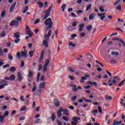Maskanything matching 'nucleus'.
Masks as SVG:
<instances>
[{
    "instance_id": "obj_63",
    "label": "nucleus",
    "mask_w": 125,
    "mask_h": 125,
    "mask_svg": "<svg viewBox=\"0 0 125 125\" xmlns=\"http://www.w3.org/2000/svg\"><path fill=\"white\" fill-rule=\"evenodd\" d=\"M120 1V0H117V1L116 2H115L113 5L114 6H115L117 4H118Z\"/></svg>"
},
{
    "instance_id": "obj_36",
    "label": "nucleus",
    "mask_w": 125,
    "mask_h": 125,
    "mask_svg": "<svg viewBox=\"0 0 125 125\" xmlns=\"http://www.w3.org/2000/svg\"><path fill=\"white\" fill-rule=\"evenodd\" d=\"M105 99H106V100L111 101L113 99V98L111 96L109 97V96H108L107 95H106L105 96Z\"/></svg>"
},
{
    "instance_id": "obj_48",
    "label": "nucleus",
    "mask_w": 125,
    "mask_h": 125,
    "mask_svg": "<svg viewBox=\"0 0 125 125\" xmlns=\"http://www.w3.org/2000/svg\"><path fill=\"white\" fill-rule=\"evenodd\" d=\"M5 36V32L4 31H2L1 33H0V37H4Z\"/></svg>"
},
{
    "instance_id": "obj_26",
    "label": "nucleus",
    "mask_w": 125,
    "mask_h": 125,
    "mask_svg": "<svg viewBox=\"0 0 125 125\" xmlns=\"http://www.w3.org/2000/svg\"><path fill=\"white\" fill-rule=\"evenodd\" d=\"M16 71V68L14 66L11 67V68L9 69V71L11 72H15Z\"/></svg>"
},
{
    "instance_id": "obj_4",
    "label": "nucleus",
    "mask_w": 125,
    "mask_h": 125,
    "mask_svg": "<svg viewBox=\"0 0 125 125\" xmlns=\"http://www.w3.org/2000/svg\"><path fill=\"white\" fill-rule=\"evenodd\" d=\"M53 5L52 4L51 5V6L50 7H48V9L47 10V11H45V14L44 16V20H46L47 17H48L50 15V11L51 10H52Z\"/></svg>"
},
{
    "instance_id": "obj_15",
    "label": "nucleus",
    "mask_w": 125,
    "mask_h": 125,
    "mask_svg": "<svg viewBox=\"0 0 125 125\" xmlns=\"http://www.w3.org/2000/svg\"><path fill=\"white\" fill-rule=\"evenodd\" d=\"M54 105L57 107H59L60 106V102L57 99L54 100Z\"/></svg>"
},
{
    "instance_id": "obj_34",
    "label": "nucleus",
    "mask_w": 125,
    "mask_h": 125,
    "mask_svg": "<svg viewBox=\"0 0 125 125\" xmlns=\"http://www.w3.org/2000/svg\"><path fill=\"white\" fill-rule=\"evenodd\" d=\"M125 83V80H123L122 82H121V83H119V84H118V87H121Z\"/></svg>"
},
{
    "instance_id": "obj_13",
    "label": "nucleus",
    "mask_w": 125,
    "mask_h": 125,
    "mask_svg": "<svg viewBox=\"0 0 125 125\" xmlns=\"http://www.w3.org/2000/svg\"><path fill=\"white\" fill-rule=\"evenodd\" d=\"M43 56H44V51L42 50V52H41V54H40V59H39V62H41L42 61L43 58Z\"/></svg>"
},
{
    "instance_id": "obj_1",
    "label": "nucleus",
    "mask_w": 125,
    "mask_h": 125,
    "mask_svg": "<svg viewBox=\"0 0 125 125\" xmlns=\"http://www.w3.org/2000/svg\"><path fill=\"white\" fill-rule=\"evenodd\" d=\"M44 24L46 26L45 31H48L47 34H45V38L48 39L47 37H50L51 36V33L52 32L51 29H52L53 26V22H52V19L49 18L47 20H45Z\"/></svg>"
},
{
    "instance_id": "obj_8",
    "label": "nucleus",
    "mask_w": 125,
    "mask_h": 125,
    "mask_svg": "<svg viewBox=\"0 0 125 125\" xmlns=\"http://www.w3.org/2000/svg\"><path fill=\"white\" fill-rule=\"evenodd\" d=\"M19 22L16 20H13L11 22H10V26H19Z\"/></svg>"
},
{
    "instance_id": "obj_38",
    "label": "nucleus",
    "mask_w": 125,
    "mask_h": 125,
    "mask_svg": "<svg viewBox=\"0 0 125 125\" xmlns=\"http://www.w3.org/2000/svg\"><path fill=\"white\" fill-rule=\"evenodd\" d=\"M8 59H9L10 61H12V60H13V56L11 55V54H8Z\"/></svg>"
},
{
    "instance_id": "obj_54",
    "label": "nucleus",
    "mask_w": 125,
    "mask_h": 125,
    "mask_svg": "<svg viewBox=\"0 0 125 125\" xmlns=\"http://www.w3.org/2000/svg\"><path fill=\"white\" fill-rule=\"evenodd\" d=\"M64 111V109H63V107H61L60 108L59 110H58V112H63V111Z\"/></svg>"
},
{
    "instance_id": "obj_23",
    "label": "nucleus",
    "mask_w": 125,
    "mask_h": 125,
    "mask_svg": "<svg viewBox=\"0 0 125 125\" xmlns=\"http://www.w3.org/2000/svg\"><path fill=\"white\" fill-rule=\"evenodd\" d=\"M95 18V16H94V14H93V13L91 14L90 15H89V20L90 21H92L93 20V19H94Z\"/></svg>"
},
{
    "instance_id": "obj_5",
    "label": "nucleus",
    "mask_w": 125,
    "mask_h": 125,
    "mask_svg": "<svg viewBox=\"0 0 125 125\" xmlns=\"http://www.w3.org/2000/svg\"><path fill=\"white\" fill-rule=\"evenodd\" d=\"M50 63V59H47L45 60L44 66H43V72H45L47 70V66L49 65Z\"/></svg>"
},
{
    "instance_id": "obj_30",
    "label": "nucleus",
    "mask_w": 125,
    "mask_h": 125,
    "mask_svg": "<svg viewBox=\"0 0 125 125\" xmlns=\"http://www.w3.org/2000/svg\"><path fill=\"white\" fill-rule=\"evenodd\" d=\"M63 112V114L65 115L66 116H69V112L68 110L67 109H64Z\"/></svg>"
},
{
    "instance_id": "obj_53",
    "label": "nucleus",
    "mask_w": 125,
    "mask_h": 125,
    "mask_svg": "<svg viewBox=\"0 0 125 125\" xmlns=\"http://www.w3.org/2000/svg\"><path fill=\"white\" fill-rule=\"evenodd\" d=\"M68 70L69 71V72H71L72 73H74L75 72L74 70H73L71 67H68Z\"/></svg>"
},
{
    "instance_id": "obj_10",
    "label": "nucleus",
    "mask_w": 125,
    "mask_h": 125,
    "mask_svg": "<svg viewBox=\"0 0 125 125\" xmlns=\"http://www.w3.org/2000/svg\"><path fill=\"white\" fill-rule=\"evenodd\" d=\"M16 4H17V2H15L14 4H12L11 7H10V10H9L10 13H11L12 12H13L14 8L16 7Z\"/></svg>"
},
{
    "instance_id": "obj_43",
    "label": "nucleus",
    "mask_w": 125,
    "mask_h": 125,
    "mask_svg": "<svg viewBox=\"0 0 125 125\" xmlns=\"http://www.w3.org/2000/svg\"><path fill=\"white\" fill-rule=\"evenodd\" d=\"M92 28V25H89V26L86 27V29H87V30L88 31H90L91 30Z\"/></svg>"
},
{
    "instance_id": "obj_58",
    "label": "nucleus",
    "mask_w": 125,
    "mask_h": 125,
    "mask_svg": "<svg viewBox=\"0 0 125 125\" xmlns=\"http://www.w3.org/2000/svg\"><path fill=\"white\" fill-rule=\"evenodd\" d=\"M42 68H43L42 65L40 64V65H39V67L38 70L40 71V70H42Z\"/></svg>"
},
{
    "instance_id": "obj_62",
    "label": "nucleus",
    "mask_w": 125,
    "mask_h": 125,
    "mask_svg": "<svg viewBox=\"0 0 125 125\" xmlns=\"http://www.w3.org/2000/svg\"><path fill=\"white\" fill-rule=\"evenodd\" d=\"M56 122H57L58 125H62V122L61 121H60L59 120H57Z\"/></svg>"
},
{
    "instance_id": "obj_50",
    "label": "nucleus",
    "mask_w": 125,
    "mask_h": 125,
    "mask_svg": "<svg viewBox=\"0 0 125 125\" xmlns=\"http://www.w3.org/2000/svg\"><path fill=\"white\" fill-rule=\"evenodd\" d=\"M24 65H25V63L24 62V61L23 60H21V67H23Z\"/></svg>"
},
{
    "instance_id": "obj_7",
    "label": "nucleus",
    "mask_w": 125,
    "mask_h": 125,
    "mask_svg": "<svg viewBox=\"0 0 125 125\" xmlns=\"http://www.w3.org/2000/svg\"><path fill=\"white\" fill-rule=\"evenodd\" d=\"M112 40L114 41H116L121 42L123 44V46L124 47H125V42L124 40H122L121 39H120L119 38H114L112 39Z\"/></svg>"
},
{
    "instance_id": "obj_25",
    "label": "nucleus",
    "mask_w": 125,
    "mask_h": 125,
    "mask_svg": "<svg viewBox=\"0 0 125 125\" xmlns=\"http://www.w3.org/2000/svg\"><path fill=\"white\" fill-rule=\"evenodd\" d=\"M68 46H72V48H74L76 47V44H73V42H69Z\"/></svg>"
},
{
    "instance_id": "obj_39",
    "label": "nucleus",
    "mask_w": 125,
    "mask_h": 125,
    "mask_svg": "<svg viewBox=\"0 0 125 125\" xmlns=\"http://www.w3.org/2000/svg\"><path fill=\"white\" fill-rule=\"evenodd\" d=\"M62 120H63V121H65V122H68L69 120L68 117H67L66 116H63L62 117Z\"/></svg>"
},
{
    "instance_id": "obj_3",
    "label": "nucleus",
    "mask_w": 125,
    "mask_h": 125,
    "mask_svg": "<svg viewBox=\"0 0 125 125\" xmlns=\"http://www.w3.org/2000/svg\"><path fill=\"white\" fill-rule=\"evenodd\" d=\"M27 55V52H23V51H21V53L20 52H18L17 53V55L16 57L17 58L20 60L21 59V57H26Z\"/></svg>"
},
{
    "instance_id": "obj_19",
    "label": "nucleus",
    "mask_w": 125,
    "mask_h": 125,
    "mask_svg": "<svg viewBox=\"0 0 125 125\" xmlns=\"http://www.w3.org/2000/svg\"><path fill=\"white\" fill-rule=\"evenodd\" d=\"M37 4L39 5L40 8H42L43 7V3L40 0L37 2Z\"/></svg>"
},
{
    "instance_id": "obj_27",
    "label": "nucleus",
    "mask_w": 125,
    "mask_h": 125,
    "mask_svg": "<svg viewBox=\"0 0 125 125\" xmlns=\"http://www.w3.org/2000/svg\"><path fill=\"white\" fill-rule=\"evenodd\" d=\"M26 34L27 35H29L30 37H32V34L31 33V31L30 30H28L26 32Z\"/></svg>"
},
{
    "instance_id": "obj_46",
    "label": "nucleus",
    "mask_w": 125,
    "mask_h": 125,
    "mask_svg": "<svg viewBox=\"0 0 125 125\" xmlns=\"http://www.w3.org/2000/svg\"><path fill=\"white\" fill-rule=\"evenodd\" d=\"M91 8V4H88V5L86 7V11L89 10Z\"/></svg>"
},
{
    "instance_id": "obj_16",
    "label": "nucleus",
    "mask_w": 125,
    "mask_h": 125,
    "mask_svg": "<svg viewBox=\"0 0 125 125\" xmlns=\"http://www.w3.org/2000/svg\"><path fill=\"white\" fill-rule=\"evenodd\" d=\"M71 87H72V90L73 92H76V91H77L78 90V89L77 88V85H76L72 84L71 85Z\"/></svg>"
},
{
    "instance_id": "obj_28",
    "label": "nucleus",
    "mask_w": 125,
    "mask_h": 125,
    "mask_svg": "<svg viewBox=\"0 0 125 125\" xmlns=\"http://www.w3.org/2000/svg\"><path fill=\"white\" fill-rule=\"evenodd\" d=\"M9 115V111L8 110H6L5 111V113H3L4 117H6Z\"/></svg>"
},
{
    "instance_id": "obj_17",
    "label": "nucleus",
    "mask_w": 125,
    "mask_h": 125,
    "mask_svg": "<svg viewBox=\"0 0 125 125\" xmlns=\"http://www.w3.org/2000/svg\"><path fill=\"white\" fill-rule=\"evenodd\" d=\"M81 119L79 117H73L72 120L74 123H77L78 121H80Z\"/></svg>"
},
{
    "instance_id": "obj_57",
    "label": "nucleus",
    "mask_w": 125,
    "mask_h": 125,
    "mask_svg": "<svg viewBox=\"0 0 125 125\" xmlns=\"http://www.w3.org/2000/svg\"><path fill=\"white\" fill-rule=\"evenodd\" d=\"M77 96H74L72 98L71 101L73 102H75L76 101V100L77 99Z\"/></svg>"
},
{
    "instance_id": "obj_29",
    "label": "nucleus",
    "mask_w": 125,
    "mask_h": 125,
    "mask_svg": "<svg viewBox=\"0 0 125 125\" xmlns=\"http://www.w3.org/2000/svg\"><path fill=\"white\" fill-rule=\"evenodd\" d=\"M33 76L32 70H29V74H28V77L31 78Z\"/></svg>"
},
{
    "instance_id": "obj_9",
    "label": "nucleus",
    "mask_w": 125,
    "mask_h": 125,
    "mask_svg": "<svg viewBox=\"0 0 125 125\" xmlns=\"http://www.w3.org/2000/svg\"><path fill=\"white\" fill-rule=\"evenodd\" d=\"M17 79H18V81L20 83L21 82L22 80V76L21 75V73L20 72H18Z\"/></svg>"
},
{
    "instance_id": "obj_31",
    "label": "nucleus",
    "mask_w": 125,
    "mask_h": 125,
    "mask_svg": "<svg viewBox=\"0 0 125 125\" xmlns=\"http://www.w3.org/2000/svg\"><path fill=\"white\" fill-rule=\"evenodd\" d=\"M5 117L3 116H0V123H4V119Z\"/></svg>"
},
{
    "instance_id": "obj_22",
    "label": "nucleus",
    "mask_w": 125,
    "mask_h": 125,
    "mask_svg": "<svg viewBox=\"0 0 125 125\" xmlns=\"http://www.w3.org/2000/svg\"><path fill=\"white\" fill-rule=\"evenodd\" d=\"M88 84H90V85H94V86H97V83L96 82H93L92 83L90 81H89L87 82Z\"/></svg>"
},
{
    "instance_id": "obj_14",
    "label": "nucleus",
    "mask_w": 125,
    "mask_h": 125,
    "mask_svg": "<svg viewBox=\"0 0 125 125\" xmlns=\"http://www.w3.org/2000/svg\"><path fill=\"white\" fill-rule=\"evenodd\" d=\"M83 28H84V23H82L79 24V29L78 30V31L79 32H81V31H83Z\"/></svg>"
},
{
    "instance_id": "obj_49",
    "label": "nucleus",
    "mask_w": 125,
    "mask_h": 125,
    "mask_svg": "<svg viewBox=\"0 0 125 125\" xmlns=\"http://www.w3.org/2000/svg\"><path fill=\"white\" fill-rule=\"evenodd\" d=\"M99 10H100V12H101L102 13H103L104 12V7L100 6L99 7Z\"/></svg>"
},
{
    "instance_id": "obj_44",
    "label": "nucleus",
    "mask_w": 125,
    "mask_h": 125,
    "mask_svg": "<svg viewBox=\"0 0 125 125\" xmlns=\"http://www.w3.org/2000/svg\"><path fill=\"white\" fill-rule=\"evenodd\" d=\"M29 55L30 57L31 58L33 56V55H34V51L33 50L30 51L29 53Z\"/></svg>"
},
{
    "instance_id": "obj_35",
    "label": "nucleus",
    "mask_w": 125,
    "mask_h": 125,
    "mask_svg": "<svg viewBox=\"0 0 125 125\" xmlns=\"http://www.w3.org/2000/svg\"><path fill=\"white\" fill-rule=\"evenodd\" d=\"M66 7V4H63L62 6L61 7V8L62 9V10L63 12H64V9Z\"/></svg>"
},
{
    "instance_id": "obj_18",
    "label": "nucleus",
    "mask_w": 125,
    "mask_h": 125,
    "mask_svg": "<svg viewBox=\"0 0 125 125\" xmlns=\"http://www.w3.org/2000/svg\"><path fill=\"white\" fill-rule=\"evenodd\" d=\"M45 87V83H42L39 84L40 89H43Z\"/></svg>"
},
{
    "instance_id": "obj_64",
    "label": "nucleus",
    "mask_w": 125,
    "mask_h": 125,
    "mask_svg": "<svg viewBox=\"0 0 125 125\" xmlns=\"http://www.w3.org/2000/svg\"><path fill=\"white\" fill-rule=\"evenodd\" d=\"M48 6V4H47V2L46 1L44 3V4H43V6L44 8H46Z\"/></svg>"
},
{
    "instance_id": "obj_42",
    "label": "nucleus",
    "mask_w": 125,
    "mask_h": 125,
    "mask_svg": "<svg viewBox=\"0 0 125 125\" xmlns=\"http://www.w3.org/2000/svg\"><path fill=\"white\" fill-rule=\"evenodd\" d=\"M119 54V53L118 52H111V55H112V56H114V55L118 56Z\"/></svg>"
},
{
    "instance_id": "obj_41",
    "label": "nucleus",
    "mask_w": 125,
    "mask_h": 125,
    "mask_svg": "<svg viewBox=\"0 0 125 125\" xmlns=\"http://www.w3.org/2000/svg\"><path fill=\"white\" fill-rule=\"evenodd\" d=\"M57 116L59 118L61 117L62 116V113L60 111H57Z\"/></svg>"
},
{
    "instance_id": "obj_56",
    "label": "nucleus",
    "mask_w": 125,
    "mask_h": 125,
    "mask_svg": "<svg viewBox=\"0 0 125 125\" xmlns=\"http://www.w3.org/2000/svg\"><path fill=\"white\" fill-rule=\"evenodd\" d=\"M37 86H33V87L32 88V92H35V91L37 90Z\"/></svg>"
},
{
    "instance_id": "obj_6",
    "label": "nucleus",
    "mask_w": 125,
    "mask_h": 125,
    "mask_svg": "<svg viewBox=\"0 0 125 125\" xmlns=\"http://www.w3.org/2000/svg\"><path fill=\"white\" fill-rule=\"evenodd\" d=\"M49 37L50 36H47V39L45 38V34L44 35V38L45 40H44L42 41V45H44V46L45 48H47L49 46V44L48 43V42L49 41Z\"/></svg>"
},
{
    "instance_id": "obj_37",
    "label": "nucleus",
    "mask_w": 125,
    "mask_h": 125,
    "mask_svg": "<svg viewBox=\"0 0 125 125\" xmlns=\"http://www.w3.org/2000/svg\"><path fill=\"white\" fill-rule=\"evenodd\" d=\"M79 23V22L78 21L73 22L72 23V26L73 27H76L77 26V24Z\"/></svg>"
},
{
    "instance_id": "obj_33",
    "label": "nucleus",
    "mask_w": 125,
    "mask_h": 125,
    "mask_svg": "<svg viewBox=\"0 0 125 125\" xmlns=\"http://www.w3.org/2000/svg\"><path fill=\"white\" fill-rule=\"evenodd\" d=\"M29 9V7L26 6L25 8L23 9V14H25L27 11H28Z\"/></svg>"
},
{
    "instance_id": "obj_47",
    "label": "nucleus",
    "mask_w": 125,
    "mask_h": 125,
    "mask_svg": "<svg viewBox=\"0 0 125 125\" xmlns=\"http://www.w3.org/2000/svg\"><path fill=\"white\" fill-rule=\"evenodd\" d=\"M40 22V19H37L35 20V22H34V24H38Z\"/></svg>"
},
{
    "instance_id": "obj_11",
    "label": "nucleus",
    "mask_w": 125,
    "mask_h": 125,
    "mask_svg": "<svg viewBox=\"0 0 125 125\" xmlns=\"http://www.w3.org/2000/svg\"><path fill=\"white\" fill-rule=\"evenodd\" d=\"M123 123L122 121H120L119 122L117 121V120H113L112 122V125H121Z\"/></svg>"
},
{
    "instance_id": "obj_32",
    "label": "nucleus",
    "mask_w": 125,
    "mask_h": 125,
    "mask_svg": "<svg viewBox=\"0 0 125 125\" xmlns=\"http://www.w3.org/2000/svg\"><path fill=\"white\" fill-rule=\"evenodd\" d=\"M87 80L86 77H82L81 80H80V82L81 83H83L84 82V81Z\"/></svg>"
},
{
    "instance_id": "obj_45",
    "label": "nucleus",
    "mask_w": 125,
    "mask_h": 125,
    "mask_svg": "<svg viewBox=\"0 0 125 125\" xmlns=\"http://www.w3.org/2000/svg\"><path fill=\"white\" fill-rule=\"evenodd\" d=\"M117 9L118 11H121L122 10V5L121 4H119L118 6L117 7Z\"/></svg>"
},
{
    "instance_id": "obj_60",
    "label": "nucleus",
    "mask_w": 125,
    "mask_h": 125,
    "mask_svg": "<svg viewBox=\"0 0 125 125\" xmlns=\"http://www.w3.org/2000/svg\"><path fill=\"white\" fill-rule=\"evenodd\" d=\"M68 78L70 79V80H71L72 81H74L75 80V77H72L71 76H68Z\"/></svg>"
},
{
    "instance_id": "obj_52",
    "label": "nucleus",
    "mask_w": 125,
    "mask_h": 125,
    "mask_svg": "<svg viewBox=\"0 0 125 125\" xmlns=\"http://www.w3.org/2000/svg\"><path fill=\"white\" fill-rule=\"evenodd\" d=\"M9 66H10V64L7 63L6 65H4L3 66V69L6 68L8 67H9Z\"/></svg>"
},
{
    "instance_id": "obj_24",
    "label": "nucleus",
    "mask_w": 125,
    "mask_h": 125,
    "mask_svg": "<svg viewBox=\"0 0 125 125\" xmlns=\"http://www.w3.org/2000/svg\"><path fill=\"white\" fill-rule=\"evenodd\" d=\"M56 119V115H55V113H53V114H52V116H51V119H52V121H55Z\"/></svg>"
},
{
    "instance_id": "obj_55",
    "label": "nucleus",
    "mask_w": 125,
    "mask_h": 125,
    "mask_svg": "<svg viewBox=\"0 0 125 125\" xmlns=\"http://www.w3.org/2000/svg\"><path fill=\"white\" fill-rule=\"evenodd\" d=\"M16 110H12V113H11V117H13V115H14L15 114H16Z\"/></svg>"
},
{
    "instance_id": "obj_2",
    "label": "nucleus",
    "mask_w": 125,
    "mask_h": 125,
    "mask_svg": "<svg viewBox=\"0 0 125 125\" xmlns=\"http://www.w3.org/2000/svg\"><path fill=\"white\" fill-rule=\"evenodd\" d=\"M120 81V78L118 76L112 77L110 80H108L109 86H112L113 84H116Z\"/></svg>"
},
{
    "instance_id": "obj_12",
    "label": "nucleus",
    "mask_w": 125,
    "mask_h": 125,
    "mask_svg": "<svg viewBox=\"0 0 125 125\" xmlns=\"http://www.w3.org/2000/svg\"><path fill=\"white\" fill-rule=\"evenodd\" d=\"M0 84H1V85H3L4 86H7L8 84V82L5 80L0 81Z\"/></svg>"
},
{
    "instance_id": "obj_21",
    "label": "nucleus",
    "mask_w": 125,
    "mask_h": 125,
    "mask_svg": "<svg viewBox=\"0 0 125 125\" xmlns=\"http://www.w3.org/2000/svg\"><path fill=\"white\" fill-rule=\"evenodd\" d=\"M19 34H20L19 32L15 33L14 34V37L15 38V39H19L20 37Z\"/></svg>"
},
{
    "instance_id": "obj_20",
    "label": "nucleus",
    "mask_w": 125,
    "mask_h": 125,
    "mask_svg": "<svg viewBox=\"0 0 125 125\" xmlns=\"http://www.w3.org/2000/svg\"><path fill=\"white\" fill-rule=\"evenodd\" d=\"M10 81H13L16 79V76H15L14 74L11 75L9 77Z\"/></svg>"
},
{
    "instance_id": "obj_40",
    "label": "nucleus",
    "mask_w": 125,
    "mask_h": 125,
    "mask_svg": "<svg viewBox=\"0 0 125 125\" xmlns=\"http://www.w3.org/2000/svg\"><path fill=\"white\" fill-rule=\"evenodd\" d=\"M6 14V12L5 11H3L2 12H1V14H0V16H1V17L2 18H3L5 15V14Z\"/></svg>"
},
{
    "instance_id": "obj_59",
    "label": "nucleus",
    "mask_w": 125,
    "mask_h": 125,
    "mask_svg": "<svg viewBox=\"0 0 125 125\" xmlns=\"http://www.w3.org/2000/svg\"><path fill=\"white\" fill-rule=\"evenodd\" d=\"M99 113L101 114L102 113V107L100 106L98 107Z\"/></svg>"
},
{
    "instance_id": "obj_51",
    "label": "nucleus",
    "mask_w": 125,
    "mask_h": 125,
    "mask_svg": "<svg viewBox=\"0 0 125 125\" xmlns=\"http://www.w3.org/2000/svg\"><path fill=\"white\" fill-rule=\"evenodd\" d=\"M26 109V106H23V107H21L20 111H25Z\"/></svg>"
},
{
    "instance_id": "obj_61",
    "label": "nucleus",
    "mask_w": 125,
    "mask_h": 125,
    "mask_svg": "<svg viewBox=\"0 0 125 125\" xmlns=\"http://www.w3.org/2000/svg\"><path fill=\"white\" fill-rule=\"evenodd\" d=\"M85 33L83 32V33H80V37H85Z\"/></svg>"
}]
</instances>
